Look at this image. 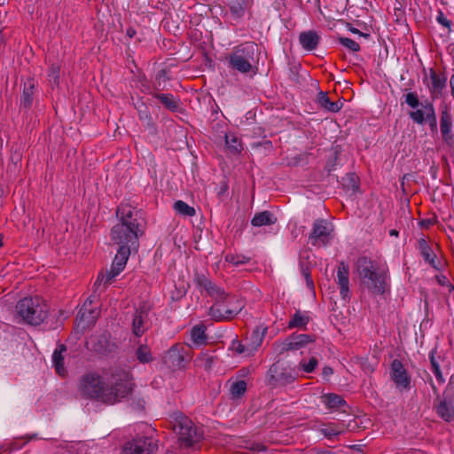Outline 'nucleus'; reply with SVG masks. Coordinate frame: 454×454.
I'll return each instance as SVG.
<instances>
[{
    "instance_id": "obj_1",
    "label": "nucleus",
    "mask_w": 454,
    "mask_h": 454,
    "mask_svg": "<svg viewBox=\"0 0 454 454\" xmlns=\"http://www.w3.org/2000/svg\"><path fill=\"white\" fill-rule=\"evenodd\" d=\"M132 388L131 376L125 370H116L106 383L100 375L85 374L80 381V394L88 399L114 404L127 396Z\"/></svg>"
},
{
    "instance_id": "obj_2",
    "label": "nucleus",
    "mask_w": 454,
    "mask_h": 454,
    "mask_svg": "<svg viewBox=\"0 0 454 454\" xmlns=\"http://www.w3.org/2000/svg\"><path fill=\"white\" fill-rule=\"evenodd\" d=\"M195 281L199 286L215 300V303L211 306L208 311V315L213 320L231 319L241 311L243 308L241 301L235 297H229L223 288L215 286L204 275H198Z\"/></svg>"
},
{
    "instance_id": "obj_3",
    "label": "nucleus",
    "mask_w": 454,
    "mask_h": 454,
    "mask_svg": "<svg viewBox=\"0 0 454 454\" xmlns=\"http://www.w3.org/2000/svg\"><path fill=\"white\" fill-rule=\"evenodd\" d=\"M116 214L120 223L112 229V240L120 247L129 246L136 249L138 247V237L143 233L138 212L129 206H122L117 209Z\"/></svg>"
},
{
    "instance_id": "obj_4",
    "label": "nucleus",
    "mask_w": 454,
    "mask_h": 454,
    "mask_svg": "<svg viewBox=\"0 0 454 454\" xmlns=\"http://www.w3.org/2000/svg\"><path fill=\"white\" fill-rule=\"evenodd\" d=\"M121 272H116L115 269L111 266L110 270L106 272H100L98 275L94 283L93 294L85 301L77 315V326L82 330L96 321L98 311L96 307H92V303L98 297L99 294L105 291L106 287L114 281L115 278Z\"/></svg>"
},
{
    "instance_id": "obj_5",
    "label": "nucleus",
    "mask_w": 454,
    "mask_h": 454,
    "mask_svg": "<svg viewBox=\"0 0 454 454\" xmlns=\"http://www.w3.org/2000/svg\"><path fill=\"white\" fill-rule=\"evenodd\" d=\"M357 274L364 286L373 294H383L387 288V274L384 267L365 257L357 261Z\"/></svg>"
},
{
    "instance_id": "obj_6",
    "label": "nucleus",
    "mask_w": 454,
    "mask_h": 454,
    "mask_svg": "<svg viewBox=\"0 0 454 454\" xmlns=\"http://www.w3.org/2000/svg\"><path fill=\"white\" fill-rule=\"evenodd\" d=\"M46 304L39 297H26L16 305V317L29 325H40L47 316Z\"/></svg>"
},
{
    "instance_id": "obj_7",
    "label": "nucleus",
    "mask_w": 454,
    "mask_h": 454,
    "mask_svg": "<svg viewBox=\"0 0 454 454\" xmlns=\"http://www.w3.org/2000/svg\"><path fill=\"white\" fill-rule=\"evenodd\" d=\"M254 44L245 43L236 48L230 56V64L231 67L241 72L247 73L251 70V61L254 59Z\"/></svg>"
},
{
    "instance_id": "obj_8",
    "label": "nucleus",
    "mask_w": 454,
    "mask_h": 454,
    "mask_svg": "<svg viewBox=\"0 0 454 454\" xmlns=\"http://www.w3.org/2000/svg\"><path fill=\"white\" fill-rule=\"evenodd\" d=\"M175 429L177 431L180 442L185 446H192L202 436V433L188 418H182L175 426Z\"/></svg>"
},
{
    "instance_id": "obj_9",
    "label": "nucleus",
    "mask_w": 454,
    "mask_h": 454,
    "mask_svg": "<svg viewBox=\"0 0 454 454\" xmlns=\"http://www.w3.org/2000/svg\"><path fill=\"white\" fill-rule=\"evenodd\" d=\"M333 226L325 220H317L313 224L309 240L313 246L325 247L332 239Z\"/></svg>"
},
{
    "instance_id": "obj_10",
    "label": "nucleus",
    "mask_w": 454,
    "mask_h": 454,
    "mask_svg": "<svg viewBox=\"0 0 454 454\" xmlns=\"http://www.w3.org/2000/svg\"><path fill=\"white\" fill-rule=\"evenodd\" d=\"M156 450V444L152 438L140 437L128 442L121 454H153Z\"/></svg>"
},
{
    "instance_id": "obj_11",
    "label": "nucleus",
    "mask_w": 454,
    "mask_h": 454,
    "mask_svg": "<svg viewBox=\"0 0 454 454\" xmlns=\"http://www.w3.org/2000/svg\"><path fill=\"white\" fill-rule=\"evenodd\" d=\"M390 378L400 391L408 390L410 388L411 377L403 364L397 359H395L391 364Z\"/></svg>"
},
{
    "instance_id": "obj_12",
    "label": "nucleus",
    "mask_w": 454,
    "mask_h": 454,
    "mask_svg": "<svg viewBox=\"0 0 454 454\" xmlns=\"http://www.w3.org/2000/svg\"><path fill=\"white\" fill-rule=\"evenodd\" d=\"M349 269L348 266L341 262L337 269L336 282L340 286V294L342 299L346 300L349 295Z\"/></svg>"
},
{
    "instance_id": "obj_13",
    "label": "nucleus",
    "mask_w": 454,
    "mask_h": 454,
    "mask_svg": "<svg viewBox=\"0 0 454 454\" xmlns=\"http://www.w3.org/2000/svg\"><path fill=\"white\" fill-rule=\"evenodd\" d=\"M311 341L313 339L310 335L296 334L287 338L279 345V348L281 351L297 350Z\"/></svg>"
},
{
    "instance_id": "obj_14",
    "label": "nucleus",
    "mask_w": 454,
    "mask_h": 454,
    "mask_svg": "<svg viewBox=\"0 0 454 454\" xmlns=\"http://www.w3.org/2000/svg\"><path fill=\"white\" fill-rule=\"evenodd\" d=\"M411 118L417 123L421 124L425 121H433L435 122L434 109L430 102L421 104V108L410 114Z\"/></svg>"
},
{
    "instance_id": "obj_15",
    "label": "nucleus",
    "mask_w": 454,
    "mask_h": 454,
    "mask_svg": "<svg viewBox=\"0 0 454 454\" xmlns=\"http://www.w3.org/2000/svg\"><path fill=\"white\" fill-rule=\"evenodd\" d=\"M164 363L172 369H181L184 367V356L177 345L172 346L164 356Z\"/></svg>"
},
{
    "instance_id": "obj_16",
    "label": "nucleus",
    "mask_w": 454,
    "mask_h": 454,
    "mask_svg": "<svg viewBox=\"0 0 454 454\" xmlns=\"http://www.w3.org/2000/svg\"><path fill=\"white\" fill-rule=\"evenodd\" d=\"M446 83V78L438 75L434 70H430L429 80L427 84L431 96L435 98L442 95V90Z\"/></svg>"
},
{
    "instance_id": "obj_17",
    "label": "nucleus",
    "mask_w": 454,
    "mask_h": 454,
    "mask_svg": "<svg viewBox=\"0 0 454 454\" xmlns=\"http://www.w3.org/2000/svg\"><path fill=\"white\" fill-rule=\"evenodd\" d=\"M271 378L278 384L286 385L294 380L295 376L291 371H286L279 364H273L270 369Z\"/></svg>"
},
{
    "instance_id": "obj_18",
    "label": "nucleus",
    "mask_w": 454,
    "mask_h": 454,
    "mask_svg": "<svg viewBox=\"0 0 454 454\" xmlns=\"http://www.w3.org/2000/svg\"><path fill=\"white\" fill-rule=\"evenodd\" d=\"M316 102L321 108L330 113L339 112L343 106L340 100L332 101L327 93L324 91L318 92Z\"/></svg>"
},
{
    "instance_id": "obj_19",
    "label": "nucleus",
    "mask_w": 454,
    "mask_h": 454,
    "mask_svg": "<svg viewBox=\"0 0 454 454\" xmlns=\"http://www.w3.org/2000/svg\"><path fill=\"white\" fill-rule=\"evenodd\" d=\"M132 248L129 246L120 247L112 263V267L115 269L116 272H121L124 270Z\"/></svg>"
},
{
    "instance_id": "obj_20",
    "label": "nucleus",
    "mask_w": 454,
    "mask_h": 454,
    "mask_svg": "<svg viewBox=\"0 0 454 454\" xmlns=\"http://www.w3.org/2000/svg\"><path fill=\"white\" fill-rule=\"evenodd\" d=\"M277 222V217L270 211H262L254 215L251 224L254 227L269 226Z\"/></svg>"
},
{
    "instance_id": "obj_21",
    "label": "nucleus",
    "mask_w": 454,
    "mask_h": 454,
    "mask_svg": "<svg viewBox=\"0 0 454 454\" xmlns=\"http://www.w3.org/2000/svg\"><path fill=\"white\" fill-rule=\"evenodd\" d=\"M205 331L206 328L203 325H198L193 326L190 332V345L193 347H199L206 344L207 335Z\"/></svg>"
},
{
    "instance_id": "obj_22",
    "label": "nucleus",
    "mask_w": 454,
    "mask_h": 454,
    "mask_svg": "<svg viewBox=\"0 0 454 454\" xmlns=\"http://www.w3.org/2000/svg\"><path fill=\"white\" fill-rule=\"evenodd\" d=\"M299 41L304 49L311 51L318 44L319 36L314 31L303 32L300 35Z\"/></svg>"
},
{
    "instance_id": "obj_23",
    "label": "nucleus",
    "mask_w": 454,
    "mask_h": 454,
    "mask_svg": "<svg viewBox=\"0 0 454 454\" xmlns=\"http://www.w3.org/2000/svg\"><path fill=\"white\" fill-rule=\"evenodd\" d=\"M66 351V347L62 344L59 345L52 354V364L59 375L64 376L66 374V369L63 364L64 356L63 353Z\"/></svg>"
},
{
    "instance_id": "obj_24",
    "label": "nucleus",
    "mask_w": 454,
    "mask_h": 454,
    "mask_svg": "<svg viewBox=\"0 0 454 454\" xmlns=\"http://www.w3.org/2000/svg\"><path fill=\"white\" fill-rule=\"evenodd\" d=\"M310 317L308 312L296 311L292 319L288 323L289 328H300L303 329L309 322Z\"/></svg>"
},
{
    "instance_id": "obj_25",
    "label": "nucleus",
    "mask_w": 454,
    "mask_h": 454,
    "mask_svg": "<svg viewBox=\"0 0 454 454\" xmlns=\"http://www.w3.org/2000/svg\"><path fill=\"white\" fill-rule=\"evenodd\" d=\"M145 318L146 315L144 311H139L135 314L132 323V331L136 336H141L147 329Z\"/></svg>"
},
{
    "instance_id": "obj_26",
    "label": "nucleus",
    "mask_w": 454,
    "mask_h": 454,
    "mask_svg": "<svg viewBox=\"0 0 454 454\" xmlns=\"http://www.w3.org/2000/svg\"><path fill=\"white\" fill-rule=\"evenodd\" d=\"M266 331L267 327L262 325L258 326L252 332L250 337L247 340L255 351H257L262 345Z\"/></svg>"
},
{
    "instance_id": "obj_27",
    "label": "nucleus",
    "mask_w": 454,
    "mask_h": 454,
    "mask_svg": "<svg viewBox=\"0 0 454 454\" xmlns=\"http://www.w3.org/2000/svg\"><path fill=\"white\" fill-rule=\"evenodd\" d=\"M452 122L450 116L447 113H443L441 118V132L445 142L450 143L452 140L451 136Z\"/></svg>"
},
{
    "instance_id": "obj_28",
    "label": "nucleus",
    "mask_w": 454,
    "mask_h": 454,
    "mask_svg": "<svg viewBox=\"0 0 454 454\" xmlns=\"http://www.w3.org/2000/svg\"><path fill=\"white\" fill-rule=\"evenodd\" d=\"M68 453L73 454H94L97 450L95 447H89L83 442L70 443L66 445Z\"/></svg>"
},
{
    "instance_id": "obj_29",
    "label": "nucleus",
    "mask_w": 454,
    "mask_h": 454,
    "mask_svg": "<svg viewBox=\"0 0 454 454\" xmlns=\"http://www.w3.org/2000/svg\"><path fill=\"white\" fill-rule=\"evenodd\" d=\"M35 89V82L32 80L27 81L24 84L23 92L20 98V103L23 106L28 107L32 104L33 98V93Z\"/></svg>"
},
{
    "instance_id": "obj_30",
    "label": "nucleus",
    "mask_w": 454,
    "mask_h": 454,
    "mask_svg": "<svg viewBox=\"0 0 454 454\" xmlns=\"http://www.w3.org/2000/svg\"><path fill=\"white\" fill-rule=\"evenodd\" d=\"M225 145L231 153H239L242 151L241 141L235 134L229 133L225 135Z\"/></svg>"
},
{
    "instance_id": "obj_31",
    "label": "nucleus",
    "mask_w": 454,
    "mask_h": 454,
    "mask_svg": "<svg viewBox=\"0 0 454 454\" xmlns=\"http://www.w3.org/2000/svg\"><path fill=\"white\" fill-rule=\"evenodd\" d=\"M321 399L322 403L329 409L338 408L344 403V400L335 394L324 395Z\"/></svg>"
},
{
    "instance_id": "obj_32",
    "label": "nucleus",
    "mask_w": 454,
    "mask_h": 454,
    "mask_svg": "<svg viewBox=\"0 0 454 454\" xmlns=\"http://www.w3.org/2000/svg\"><path fill=\"white\" fill-rule=\"evenodd\" d=\"M437 414L445 421H450L454 417L453 407L446 402H441L436 407Z\"/></svg>"
},
{
    "instance_id": "obj_33",
    "label": "nucleus",
    "mask_w": 454,
    "mask_h": 454,
    "mask_svg": "<svg viewBox=\"0 0 454 454\" xmlns=\"http://www.w3.org/2000/svg\"><path fill=\"white\" fill-rule=\"evenodd\" d=\"M174 209L177 214L184 216H192L195 214V209L183 200L176 201L174 204Z\"/></svg>"
},
{
    "instance_id": "obj_34",
    "label": "nucleus",
    "mask_w": 454,
    "mask_h": 454,
    "mask_svg": "<svg viewBox=\"0 0 454 454\" xmlns=\"http://www.w3.org/2000/svg\"><path fill=\"white\" fill-rule=\"evenodd\" d=\"M246 390L247 384L244 380H239L232 383L230 388L231 398L239 399L245 394Z\"/></svg>"
},
{
    "instance_id": "obj_35",
    "label": "nucleus",
    "mask_w": 454,
    "mask_h": 454,
    "mask_svg": "<svg viewBox=\"0 0 454 454\" xmlns=\"http://www.w3.org/2000/svg\"><path fill=\"white\" fill-rule=\"evenodd\" d=\"M136 356L137 360L143 364L149 363L153 360L151 350L146 345H140L137 349Z\"/></svg>"
},
{
    "instance_id": "obj_36",
    "label": "nucleus",
    "mask_w": 454,
    "mask_h": 454,
    "mask_svg": "<svg viewBox=\"0 0 454 454\" xmlns=\"http://www.w3.org/2000/svg\"><path fill=\"white\" fill-rule=\"evenodd\" d=\"M158 98L167 108L172 111L178 107V101L172 95L161 94L158 96Z\"/></svg>"
},
{
    "instance_id": "obj_37",
    "label": "nucleus",
    "mask_w": 454,
    "mask_h": 454,
    "mask_svg": "<svg viewBox=\"0 0 454 454\" xmlns=\"http://www.w3.org/2000/svg\"><path fill=\"white\" fill-rule=\"evenodd\" d=\"M318 364V361L315 357H311L308 362L302 360L300 362V367L304 372L310 373L314 372Z\"/></svg>"
},
{
    "instance_id": "obj_38",
    "label": "nucleus",
    "mask_w": 454,
    "mask_h": 454,
    "mask_svg": "<svg viewBox=\"0 0 454 454\" xmlns=\"http://www.w3.org/2000/svg\"><path fill=\"white\" fill-rule=\"evenodd\" d=\"M340 43L346 48H348V50L354 51V52H356L360 50V46L359 44L350 39V38H348V37H340Z\"/></svg>"
},
{
    "instance_id": "obj_39",
    "label": "nucleus",
    "mask_w": 454,
    "mask_h": 454,
    "mask_svg": "<svg viewBox=\"0 0 454 454\" xmlns=\"http://www.w3.org/2000/svg\"><path fill=\"white\" fill-rule=\"evenodd\" d=\"M321 432L325 436L328 438H332L333 436H337L343 432L342 429L339 428L336 426H327L321 429Z\"/></svg>"
},
{
    "instance_id": "obj_40",
    "label": "nucleus",
    "mask_w": 454,
    "mask_h": 454,
    "mask_svg": "<svg viewBox=\"0 0 454 454\" xmlns=\"http://www.w3.org/2000/svg\"><path fill=\"white\" fill-rule=\"evenodd\" d=\"M59 67L58 65H52L49 71V80L51 83L57 84L59 82Z\"/></svg>"
},
{
    "instance_id": "obj_41",
    "label": "nucleus",
    "mask_w": 454,
    "mask_h": 454,
    "mask_svg": "<svg viewBox=\"0 0 454 454\" xmlns=\"http://www.w3.org/2000/svg\"><path fill=\"white\" fill-rule=\"evenodd\" d=\"M405 102L412 108H416L419 105L418 96L414 92H409L405 95Z\"/></svg>"
},
{
    "instance_id": "obj_42",
    "label": "nucleus",
    "mask_w": 454,
    "mask_h": 454,
    "mask_svg": "<svg viewBox=\"0 0 454 454\" xmlns=\"http://www.w3.org/2000/svg\"><path fill=\"white\" fill-rule=\"evenodd\" d=\"M231 349L234 351L236 354L240 355L243 356V352H246L245 349H243V342L234 340L231 342Z\"/></svg>"
},
{
    "instance_id": "obj_43",
    "label": "nucleus",
    "mask_w": 454,
    "mask_h": 454,
    "mask_svg": "<svg viewBox=\"0 0 454 454\" xmlns=\"http://www.w3.org/2000/svg\"><path fill=\"white\" fill-rule=\"evenodd\" d=\"M422 254L427 262H428L432 266L434 267V254L430 252L428 247H425L422 250Z\"/></svg>"
},
{
    "instance_id": "obj_44",
    "label": "nucleus",
    "mask_w": 454,
    "mask_h": 454,
    "mask_svg": "<svg viewBox=\"0 0 454 454\" xmlns=\"http://www.w3.org/2000/svg\"><path fill=\"white\" fill-rule=\"evenodd\" d=\"M243 349H245L246 352H243L244 357H249L251 356H254L255 354V349L251 346V344L246 340L245 343H243Z\"/></svg>"
},
{
    "instance_id": "obj_45",
    "label": "nucleus",
    "mask_w": 454,
    "mask_h": 454,
    "mask_svg": "<svg viewBox=\"0 0 454 454\" xmlns=\"http://www.w3.org/2000/svg\"><path fill=\"white\" fill-rule=\"evenodd\" d=\"M432 371H433V373L434 374V376L436 377L437 380L439 382H441V383H443L444 382V378H443V376L442 374L440 367L434 368Z\"/></svg>"
},
{
    "instance_id": "obj_46",
    "label": "nucleus",
    "mask_w": 454,
    "mask_h": 454,
    "mask_svg": "<svg viewBox=\"0 0 454 454\" xmlns=\"http://www.w3.org/2000/svg\"><path fill=\"white\" fill-rule=\"evenodd\" d=\"M432 371H433V373L434 374V376L436 377L437 380L439 382H441V383H443L444 382V378H443V376L442 374L440 367L434 368Z\"/></svg>"
},
{
    "instance_id": "obj_47",
    "label": "nucleus",
    "mask_w": 454,
    "mask_h": 454,
    "mask_svg": "<svg viewBox=\"0 0 454 454\" xmlns=\"http://www.w3.org/2000/svg\"><path fill=\"white\" fill-rule=\"evenodd\" d=\"M437 20L439 23L447 27H450V21L448 19H446L442 14L438 16Z\"/></svg>"
},
{
    "instance_id": "obj_48",
    "label": "nucleus",
    "mask_w": 454,
    "mask_h": 454,
    "mask_svg": "<svg viewBox=\"0 0 454 454\" xmlns=\"http://www.w3.org/2000/svg\"><path fill=\"white\" fill-rule=\"evenodd\" d=\"M226 260H227L228 262H230L231 263H232V264H236V265H237V264H239V263H244V261H240V260H239L236 256L231 255V254L227 255V256H226Z\"/></svg>"
},
{
    "instance_id": "obj_49",
    "label": "nucleus",
    "mask_w": 454,
    "mask_h": 454,
    "mask_svg": "<svg viewBox=\"0 0 454 454\" xmlns=\"http://www.w3.org/2000/svg\"><path fill=\"white\" fill-rule=\"evenodd\" d=\"M333 369L331 367L325 366L323 368L322 375L324 379L327 380L333 374Z\"/></svg>"
},
{
    "instance_id": "obj_50",
    "label": "nucleus",
    "mask_w": 454,
    "mask_h": 454,
    "mask_svg": "<svg viewBox=\"0 0 454 454\" xmlns=\"http://www.w3.org/2000/svg\"><path fill=\"white\" fill-rule=\"evenodd\" d=\"M430 361H431L432 370L434 369V368L440 367V365L437 363V361L435 360L433 353L430 354Z\"/></svg>"
},
{
    "instance_id": "obj_51",
    "label": "nucleus",
    "mask_w": 454,
    "mask_h": 454,
    "mask_svg": "<svg viewBox=\"0 0 454 454\" xmlns=\"http://www.w3.org/2000/svg\"><path fill=\"white\" fill-rule=\"evenodd\" d=\"M232 12H234L237 14H239V12L241 11V8H237L235 6L231 7Z\"/></svg>"
},
{
    "instance_id": "obj_52",
    "label": "nucleus",
    "mask_w": 454,
    "mask_h": 454,
    "mask_svg": "<svg viewBox=\"0 0 454 454\" xmlns=\"http://www.w3.org/2000/svg\"><path fill=\"white\" fill-rule=\"evenodd\" d=\"M317 454H333V453L331 451H328V450H320V451H317Z\"/></svg>"
},
{
    "instance_id": "obj_53",
    "label": "nucleus",
    "mask_w": 454,
    "mask_h": 454,
    "mask_svg": "<svg viewBox=\"0 0 454 454\" xmlns=\"http://www.w3.org/2000/svg\"><path fill=\"white\" fill-rule=\"evenodd\" d=\"M351 32H352V33H354V34H358V35H363L361 32H359V30H358V29H356V28H352V29H351Z\"/></svg>"
},
{
    "instance_id": "obj_54",
    "label": "nucleus",
    "mask_w": 454,
    "mask_h": 454,
    "mask_svg": "<svg viewBox=\"0 0 454 454\" xmlns=\"http://www.w3.org/2000/svg\"><path fill=\"white\" fill-rule=\"evenodd\" d=\"M307 285H308L310 288H312V287H313V282H312V280H311V279H309V278H307Z\"/></svg>"
},
{
    "instance_id": "obj_55",
    "label": "nucleus",
    "mask_w": 454,
    "mask_h": 454,
    "mask_svg": "<svg viewBox=\"0 0 454 454\" xmlns=\"http://www.w3.org/2000/svg\"><path fill=\"white\" fill-rule=\"evenodd\" d=\"M390 235L396 236L397 235V231L395 230H392V231H390Z\"/></svg>"
},
{
    "instance_id": "obj_56",
    "label": "nucleus",
    "mask_w": 454,
    "mask_h": 454,
    "mask_svg": "<svg viewBox=\"0 0 454 454\" xmlns=\"http://www.w3.org/2000/svg\"><path fill=\"white\" fill-rule=\"evenodd\" d=\"M3 246V236L0 235V247Z\"/></svg>"
},
{
    "instance_id": "obj_57",
    "label": "nucleus",
    "mask_w": 454,
    "mask_h": 454,
    "mask_svg": "<svg viewBox=\"0 0 454 454\" xmlns=\"http://www.w3.org/2000/svg\"><path fill=\"white\" fill-rule=\"evenodd\" d=\"M128 34H129V36H132V35H133V34H134V32H133V31L131 32L130 30H129V31H128Z\"/></svg>"
}]
</instances>
